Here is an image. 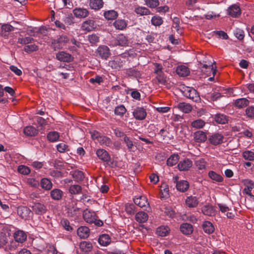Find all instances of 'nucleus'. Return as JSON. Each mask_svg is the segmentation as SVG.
<instances>
[{
	"label": "nucleus",
	"instance_id": "20e7f679",
	"mask_svg": "<svg viewBox=\"0 0 254 254\" xmlns=\"http://www.w3.org/2000/svg\"><path fill=\"white\" fill-rule=\"evenodd\" d=\"M56 59L61 62L70 63L73 61V57L65 51L58 52L56 55Z\"/></svg>",
	"mask_w": 254,
	"mask_h": 254
},
{
	"label": "nucleus",
	"instance_id": "ea45409f",
	"mask_svg": "<svg viewBox=\"0 0 254 254\" xmlns=\"http://www.w3.org/2000/svg\"><path fill=\"white\" fill-rule=\"evenodd\" d=\"M194 138L198 142H204L207 138L205 133L202 131H197L194 133Z\"/></svg>",
	"mask_w": 254,
	"mask_h": 254
},
{
	"label": "nucleus",
	"instance_id": "f257e3e1",
	"mask_svg": "<svg viewBox=\"0 0 254 254\" xmlns=\"http://www.w3.org/2000/svg\"><path fill=\"white\" fill-rule=\"evenodd\" d=\"M180 90L185 97L195 102H199L200 100L198 93L192 87L183 85L180 86Z\"/></svg>",
	"mask_w": 254,
	"mask_h": 254
},
{
	"label": "nucleus",
	"instance_id": "13d9d810",
	"mask_svg": "<svg viewBox=\"0 0 254 254\" xmlns=\"http://www.w3.org/2000/svg\"><path fill=\"white\" fill-rule=\"evenodd\" d=\"M71 43L74 45V46L69 47L68 50L70 51H76L77 48H80L81 46V43L76 40L74 38H72L70 40Z\"/></svg>",
	"mask_w": 254,
	"mask_h": 254
},
{
	"label": "nucleus",
	"instance_id": "58836bf2",
	"mask_svg": "<svg viewBox=\"0 0 254 254\" xmlns=\"http://www.w3.org/2000/svg\"><path fill=\"white\" fill-rule=\"evenodd\" d=\"M1 35L3 37H8L7 33L14 31V28L11 25L8 24H4L1 26Z\"/></svg>",
	"mask_w": 254,
	"mask_h": 254
},
{
	"label": "nucleus",
	"instance_id": "a19ab883",
	"mask_svg": "<svg viewBox=\"0 0 254 254\" xmlns=\"http://www.w3.org/2000/svg\"><path fill=\"white\" fill-rule=\"evenodd\" d=\"M249 104V101L245 98L238 99L235 101V105L239 108L245 107Z\"/></svg>",
	"mask_w": 254,
	"mask_h": 254
},
{
	"label": "nucleus",
	"instance_id": "680f3d73",
	"mask_svg": "<svg viewBox=\"0 0 254 254\" xmlns=\"http://www.w3.org/2000/svg\"><path fill=\"white\" fill-rule=\"evenodd\" d=\"M145 4L150 8H155L159 5V0H145Z\"/></svg>",
	"mask_w": 254,
	"mask_h": 254
},
{
	"label": "nucleus",
	"instance_id": "c03bdc74",
	"mask_svg": "<svg viewBox=\"0 0 254 254\" xmlns=\"http://www.w3.org/2000/svg\"><path fill=\"white\" fill-rule=\"evenodd\" d=\"M9 233L1 232H0V248L5 246L8 241Z\"/></svg>",
	"mask_w": 254,
	"mask_h": 254
},
{
	"label": "nucleus",
	"instance_id": "2eb2a0df",
	"mask_svg": "<svg viewBox=\"0 0 254 254\" xmlns=\"http://www.w3.org/2000/svg\"><path fill=\"white\" fill-rule=\"evenodd\" d=\"M94 28V21L91 19H88L84 21L81 26L82 30L87 32L93 30Z\"/></svg>",
	"mask_w": 254,
	"mask_h": 254
},
{
	"label": "nucleus",
	"instance_id": "5701e85b",
	"mask_svg": "<svg viewBox=\"0 0 254 254\" xmlns=\"http://www.w3.org/2000/svg\"><path fill=\"white\" fill-rule=\"evenodd\" d=\"M31 213V210L26 206H20L17 208V213L23 219H26Z\"/></svg>",
	"mask_w": 254,
	"mask_h": 254
},
{
	"label": "nucleus",
	"instance_id": "7ed1b4c3",
	"mask_svg": "<svg viewBox=\"0 0 254 254\" xmlns=\"http://www.w3.org/2000/svg\"><path fill=\"white\" fill-rule=\"evenodd\" d=\"M96 56L102 59H107L110 55L109 48L105 45L99 46L95 52Z\"/></svg>",
	"mask_w": 254,
	"mask_h": 254
},
{
	"label": "nucleus",
	"instance_id": "dca6fc26",
	"mask_svg": "<svg viewBox=\"0 0 254 254\" xmlns=\"http://www.w3.org/2000/svg\"><path fill=\"white\" fill-rule=\"evenodd\" d=\"M134 203L141 208L146 207L149 205L146 197L144 196H140L136 197L133 200Z\"/></svg>",
	"mask_w": 254,
	"mask_h": 254
},
{
	"label": "nucleus",
	"instance_id": "6e6d98bb",
	"mask_svg": "<svg viewBox=\"0 0 254 254\" xmlns=\"http://www.w3.org/2000/svg\"><path fill=\"white\" fill-rule=\"evenodd\" d=\"M242 155L245 160H247L250 161L254 160V152L251 151H245L243 152Z\"/></svg>",
	"mask_w": 254,
	"mask_h": 254
},
{
	"label": "nucleus",
	"instance_id": "b1692460",
	"mask_svg": "<svg viewBox=\"0 0 254 254\" xmlns=\"http://www.w3.org/2000/svg\"><path fill=\"white\" fill-rule=\"evenodd\" d=\"M245 185L246 187L243 190V192L250 196H254V195L251 193V191L254 188V183L251 180H247L245 182Z\"/></svg>",
	"mask_w": 254,
	"mask_h": 254
},
{
	"label": "nucleus",
	"instance_id": "0e129e2a",
	"mask_svg": "<svg viewBox=\"0 0 254 254\" xmlns=\"http://www.w3.org/2000/svg\"><path fill=\"white\" fill-rule=\"evenodd\" d=\"M37 50L38 46L35 44L27 45L24 48V51L27 53L36 51Z\"/></svg>",
	"mask_w": 254,
	"mask_h": 254
},
{
	"label": "nucleus",
	"instance_id": "bf43d9fd",
	"mask_svg": "<svg viewBox=\"0 0 254 254\" xmlns=\"http://www.w3.org/2000/svg\"><path fill=\"white\" fill-rule=\"evenodd\" d=\"M57 149L61 153H64L69 150L68 146L64 143H60L57 144Z\"/></svg>",
	"mask_w": 254,
	"mask_h": 254
},
{
	"label": "nucleus",
	"instance_id": "bb28decb",
	"mask_svg": "<svg viewBox=\"0 0 254 254\" xmlns=\"http://www.w3.org/2000/svg\"><path fill=\"white\" fill-rule=\"evenodd\" d=\"M82 187L78 185H70L68 188V192L71 195L79 194L82 192Z\"/></svg>",
	"mask_w": 254,
	"mask_h": 254
},
{
	"label": "nucleus",
	"instance_id": "f8f14e48",
	"mask_svg": "<svg viewBox=\"0 0 254 254\" xmlns=\"http://www.w3.org/2000/svg\"><path fill=\"white\" fill-rule=\"evenodd\" d=\"M180 231L184 235H190L192 233L193 228L192 225L188 223H184L180 226Z\"/></svg>",
	"mask_w": 254,
	"mask_h": 254
},
{
	"label": "nucleus",
	"instance_id": "423d86ee",
	"mask_svg": "<svg viewBox=\"0 0 254 254\" xmlns=\"http://www.w3.org/2000/svg\"><path fill=\"white\" fill-rule=\"evenodd\" d=\"M33 211L37 214H42L47 211L46 206L40 202H34L31 206Z\"/></svg>",
	"mask_w": 254,
	"mask_h": 254
},
{
	"label": "nucleus",
	"instance_id": "1a4fd4ad",
	"mask_svg": "<svg viewBox=\"0 0 254 254\" xmlns=\"http://www.w3.org/2000/svg\"><path fill=\"white\" fill-rule=\"evenodd\" d=\"M227 14L231 17H237L241 14V9L237 4H233L228 7Z\"/></svg>",
	"mask_w": 254,
	"mask_h": 254
},
{
	"label": "nucleus",
	"instance_id": "4c0bfd02",
	"mask_svg": "<svg viewBox=\"0 0 254 254\" xmlns=\"http://www.w3.org/2000/svg\"><path fill=\"white\" fill-rule=\"evenodd\" d=\"M40 185L45 190H49L52 188L53 184L50 179L43 178L41 180Z\"/></svg>",
	"mask_w": 254,
	"mask_h": 254
},
{
	"label": "nucleus",
	"instance_id": "9d476101",
	"mask_svg": "<svg viewBox=\"0 0 254 254\" xmlns=\"http://www.w3.org/2000/svg\"><path fill=\"white\" fill-rule=\"evenodd\" d=\"M224 137L220 133H214L209 137L210 142L214 145H217L223 142Z\"/></svg>",
	"mask_w": 254,
	"mask_h": 254
},
{
	"label": "nucleus",
	"instance_id": "c9c22d12",
	"mask_svg": "<svg viewBox=\"0 0 254 254\" xmlns=\"http://www.w3.org/2000/svg\"><path fill=\"white\" fill-rule=\"evenodd\" d=\"M98 242L102 246H107L110 244L111 238L107 234H102L99 237Z\"/></svg>",
	"mask_w": 254,
	"mask_h": 254
},
{
	"label": "nucleus",
	"instance_id": "a878e982",
	"mask_svg": "<svg viewBox=\"0 0 254 254\" xmlns=\"http://www.w3.org/2000/svg\"><path fill=\"white\" fill-rule=\"evenodd\" d=\"M63 194V191L59 189H55L50 192V195L52 198L55 200H61Z\"/></svg>",
	"mask_w": 254,
	"mask_h": 254
},
{
	"label": "nucleus",
	"instance_id": "393cba45",
	"mask_svg": "<svg viewBox=\"0 0 254 254\" xmlns=\"http://www.w3.org/2000/svg\"><path fill=\"white\" fill-rule=\"evenodd\" d=\"M174 108H178L179 110L185 113H189L191 111L192 109L190 104L185 102L178 104L177 106L174 107Z\"/></svg>",
	"mask_w": 254,
	"mask_h": 254
},
{
	"label": "nucleus",
	"instance_id": "412c9836",
	"mask_svg": "<svg viewBox=\"0 0 254 254\" xmlns=\"http://www.w3.org/2000/svg\"><path fill=\"white\" fill-rule=\"evenodd\" d=\"M127 39L123 34L118 35L115 41V46H126L127 45Z\"/></svg>",
	"mask_w": 254,
	"mask_h": 254
},
{
	"label": "nucleus",
	"instance_id": "79ce46f5",
	"mask_svg": "<svg viewBox=\"0 0 254 254\" xmlns=\"http://www.w3.org/2000/svg\"><path fill=\"white\" fill-rule=\"evenodd\" d=\"M70 174L71 175L74 180L76 182L82 181L83 180L84 178L83 172L80 171L76 170L72 172H70Z\"/></svg>",
	"mask_w": 254,
	"mask_h": 254
},
{
	"label": "nucleus",
	"instance_id": "338daca9",
	"mask_svg": "<svg viewBox=\"0 0 254 254\" xmlns=\"http://www.w3.org/2000/svg\"><path fill=\"white\" fill-rule=\"evenodd\" d=\"M124 141L126 144L128 149L129 151H131L133 147V144L132 141L130 139L129 137L127 136V135H125Z\"/></svg>",
	"mask_w": 254,
	"mask_h": 254
},
{
	"label": "nucleus",
	"instance_id": "37998d69",
	"mask_svg": "<svg viewBox=\"0 0 254 254\" xmlns=\"http://www.w3.org/2000/svg\"><path fill=\"white\" fill-rule=\"evenodd\" d=\"M92 245L89 242L83 241L80 244V248L84 252L87 253L92 250Z\"/></svg>",
	"mask_w": 254,
	"mask_h": 254
},
{
	"label": "nucleus",
	"instance_id": "774afa93",
	"mask_svg": "<svg viewBox=\"0 0 254 254\" xmlns=\"http://www.w3.org/2000/svg\"><path fill=\"white\" fill-rule=\"evenodd\" d=\"M88 40L92 45H93L99 42V38L96 34H91L88 36Z\"/></svg>",
	"mask_w": 254,
	"mask_h": 254
},
{
	"label": "nucleus",
	"instance_id": "c756f323",
	"mask_svg": "<svg viewBox=\"0 0 254 254\" xmlns=\"http://www.w3.org/2000/svg\"><path fill=\"white\" fill-rule=\"evenodd\" d=\"M177 189L181 192L187 191L189 188V184L187 181L182 180L177 183Z\"/></svg>",
	"mask_w": 254,
	"mask_h": 254
},
{
	"label": "nucleus",
	"instance_id": "7c9ffc66",
	"mask_svg": "<svg viewBox=\"0 0 254 254\" xmlns=\"http://www.w3.org/2000/svg\"><path fill=\"white\" fill-rule=\"evenodd\" d=\"M170 232V229L167 226H161L156 230V234L160 237L166 236Z\"/></svg>",
	"mask_w": 254,
	"mask_h": 254
},
{
	"label": "nucleus",
	"instance_id": "39448f33",
	"mask_svg": "<svg viewBox=\"0 0 254 254\" xmlns=\"http://www.w3.org/2000/svg\"><path fill=\"white\" fill-rule=\"evenodd\" d=\"M132 115L136 120H143L145 118L147 113L143 107H136L133 109Z\"/></svg>",
	"mask_w": 254,
	"mask_h": 254
},
{
	"label": "nucleus",
	"instance_id": "69168bd1",
	"mask_svg": "<svg viewBox=\"0 0 254 254\" xmlns=\"http://www.w3.org/2000/svg\"><path fill=\"white\" fill-rule=\"evenodd\" d=\"M234 34L235 37L240 40H243L245 36L244 31L240 29H237Z\"/></svg>",
	"mask_w": 254,
	"mask_h": 254
},
{
	"label": "nucleus",
	"instance_id": "864d4df0",
	"mask_svg": "<svg viewBox=\"0 0 254 254\" xmlns=\"http://www.w3.org/2000/svg\"><path fill=\"white\" fill-rule=\"evenodd\" d=\"M98 141L100 144L105 145L107 146H111L112 144L111 139L107 136H101L99 138Z\"/></svg>",
	"mask_w": 254,
	"mask_h": 254
},
{
	"label": "nucleus",
	"instance_id": "49530a36",
	"mask_svg": "<svg viewBox=\"0 0 254 254\" xmlns=\"http://www.w3.org/2000/svg\"><path fill=\"white\" fill-rule=\"evenodd\" d=\"M155 78L159 84L165 85L167 83V77L164 72L157 74Z\"/></svg>",
	"mask_w": 254,
	"mask_h": 254
},
{
	"label": "nucleus",
	"instance_id": "4be33fe9",
	"mask_svg": "<svg viewBox=\"0 0 254 254\" xmlns=\"http://www.w3.org/2000/svg\"><path fill=\"white\" fill-rule=\"evenodd\" d=\"M104 5L103 0H89L90 7L94 10H98L101 9Z\"/></svg>",
	"mask_w": 254,
	"mask_h": 254
},
{
	"label": "nucleus",
	"instance_id": "a18cd8bd",
	"mask_svg": "<svg viewBox=\"0 0 254 254\" xmlns=\"http://www.w3.org/2000/svg\"><path fill=\"white\" fill-rule=\"evenodd\" d=\"M215 121L216 123L220 124H225L228 122L227 116L223 114H217L214 118Z\"/></svg>",
	"mask_w": 254,
	"mask_h": 254
},
{
	"label": "nucleus",
	"instance_id": "3c124183",
	"mask_svg": "<svg viewBox=\"0 0 254 254\" xmlns=\"http://www.w3.org/2000/svg\"><path fill=\"white\" fill-rule=\"evenodd\" d=\"M127 110L124 105L117 106L114 110L115 114L119 116H123L126 112Z\"/></svg>",
	"mask_w": 254,
	"mask_h": 254
},
{
	"label": "nucleus",
	"instance_id": "f03ea898",
	"mask_svg": "<svg viewBox=\"0 0 254 254\" xmlns=\"http://www.w3.org/2000/svg\"><path fill=\"white\" fill-rule=\"evenodd\" d=\"M83 217L84 220L89 223H94L96 226H101L103 225L102 221L97 219L95 213L90 210L86 209L83 212Z\"/></svg>",
	"mask_w": 254,
	"mask_h": 254
},
{
	"label": "nucleus",
	"instance_id": "4d7b16f0",
	"mask_svg": "<svg viewBox=\"0 0 254 254\" xmlns=\"http://www.w3.org/2000/svg\"><path fill=\"white\" fill-rule=\"evenodd\" d=\"M151 21L152 25L157 26L161 25L163 23V20L160 16L155 15L152 17Z\"/></svg>",
	"mask_w": 254,
	"mask_h": 254
},
{
	"label": "nucleus",
	"instance_id": "72a5a7b5",
	"mask_svg": "<svg viewBox=\"0 0 254 254\" xmlns=\"http://www.w3.org/2000/svg\"><path fill=\"white\" fill-rule=\"evenodd\" d=\"M202 227L204 232L209 234L212 233L214 231V226L208 221H204Z\"/></svg>",
	"mask_w": 254,
	"mask_h": 254
},
{
	"label": "nucleus",
	"instance_id": "5fc2aeb1",
	"mask_svg": "<svg viewBox=\"0 0 254 254\" xmlns=\"http://www.w3.org/2000/svg\"><path fill=\"white\" fill-rule=\"evenodd\" d=\"M34 41V39L31 37H19L17 42L20 44L26 45L31 43Z\"/></svg>",
	"mask_w": 254,
	"mask_h": 254
},
{
	"label": "nucleus",
	"instance_id": "9b49d317",
	"mask_svg": "<svg viewBox=\"0 0 254 254\" xmlns=\"http://www.w3.org/2000/svg\"><path fill=\"white\" fill-rule=\"evenodd\" d=\"M96 155L98 157L104 162H108L110 160V156L108 152L103 149H99L96 151Z\"/></svg>",
	"mask_w": 254,
	"mask_h": 254
},
{
	"label": "nucleus",
	"instance_id": "0eeeda50",
	"mask_svg": "<svg viewBox=\"0 0 254 254\" xmlns=\"http://www.w3.org/2000/svg\"><path fill=\"white\" fill-rule=\"evenodd\" d=\"M73 13L77 18H84L88 16L89 11L86 8L76 7L73 10Z\"/></svg>",
	"mask_w": 254,
	"mask_h": 254
},
{
	"label": "nucleus",
	"instance_id": "052dcab7",
	"mask_svg": "<svg viewBox=\"0 0 254 254\" xmlns=\"http://www.w3.org/2000/svg\"><path fill=\"white\" fill-rule=\"evenodd\" d=\"M18 171L21 174L27 175L30 173V170L28 167L26 166L20 165L18 168Z\"/></svg>",
	"mask_w": 254,
	"mask_h": 254
},
{
	"label": "nucleus",
	"instance_id": "8fccbe9b",
	"mask_svg": "<svg viewBox=\"0 0 254 254\" xmlns=\"http://www.w3.org/2000/svg\"><path fill=\"white\" fill-rule=\"evenodd\" d=\"M23 133L26 136H35L38 133V130L36 128H24Z\"/></svg>",
	"mask_w": 254,
	"mask_h": 254
},
{
	"label": "nucleus",
	"instance_id": "603ef678",
	"mask_svg": "<svg viewBox=\"0 0 254 254\" xmlns=\"http://www.w3.org/2000/svg\"><path fill=\"white\" fill-rule=\"evenodd\" d=\"M60 135L57 131H51L47 135L48 140L51 142H55L58 140Z\"/></svg>",
	"mask_w": 254,
	"mask_h": 254
},
{
	"label": "nucleus",
	"instance_id": "6e6552de",
	"mask_svg": "<svg viewBox=\"0 0 254 254\" xmlns=\"http://www.w3.org/2000/svg\"><path fill=\"white\" fill-rule=\"evenodd\" d=\"M125 74L127 77L134 78L137 79L140 78L141 75L140 71L134 67L126 69Z\"/></svg>",
	"mask_w": 254,
	"mask_h": 254
},
{
	"label": "nucleus",
	"instance_id": "473e14b6",
	"mask_svg": "<svg viewBox=\"0 0 254 254\" xmlns=\"http://www.w3.org/2000/svg\"><path fill=\"white\" fill-rule=\"evenodd\" d=\"M135 220L139 223H144L148 218V214L143 211L137 212L135 215Z\"/></svg>",
	"mask_w": 254,
	"mask_h": 254
},
{
	"label": "nucleus",
	"instance_id": "cd10ccee",
	"mask_svg": "<svg viewBox=\"0 0 254 254\" xmlns=\"http://www.w3.org/2000/svg\"><path fill=\"white\" fill-rule=\"evenodd\" d=\"M79 211V208L77 206L76 204H75V205L69 204L67 206V213L69 216L73 217L77 215Z\"/></svg>",
	"mask_w": 254,
	"mask_h": 254
},
{
	"label": "nucleus",
	"instance_id": "2f4dec72",
	"mask_svg": "<svg viewBox=\"0 0 254 254\" xmlns=\"http://www.w3.org/2000/svg\"><path fill=\"white\" fill-rule=\"evenodd\" d=\"M176 72L180 76H186L189 74L190 70L185 65H181L177 66Z\"/></svg>",
	"mask_w": 254,
	"mask_h": 254
},
{
	"label": "nucleus",
	"instance_id": "09e8293b",
	"mask_svg": "<svg viewBox=\"0 0 254 254\" xmlns=\"http://www.w3.org/2000/svg\"><path fill=\"white\" fill-rule=\"evenodd\" d=\"M208 176L210 178L216 182H221L223 181L222 177L213 171H211L208 173Z\"/></svg>",
	"mask_w": 254,
	"mask_h": 254
},
{
	"label": "nucleus",
	"instance_id": "a211bd4d",
	"mask_svg": "<svg viewBox=\"0 0 254 254\" xmlns=\"http://www.w3.org/2000/svg\"><path fill=\"white\" fill-rule=\"evenodd\" d=\"M192 163L189 159H185L180 162L178 165V169L180 171H187L192 166Z\"/></svg>",
	"mask_w": 254,
	"mask_h": 254
},
{
	"label": "nucleus",
	"instance_id": "f704fd0d",
	"mask_svg": "<svg viewBox=\"0 0 254 254\" xmlns=\"http://www.w3.org/2000/svg\"><path fill=\"white\" fill-rule=\"evenodd\" d=\"M134 12L140 16L147 15L151 13L149 9L144 6H137L134 9Z\"/></svg>",
	"mask_w": 254,
	"mask_h": 254
},
{
	"label": "nucleus",
	"instance_id": "de8ad7c7",
	"mask_svg": "<svg viewBox=\"0 0 254 254\" xmlns=\"http://www.w3.org/2000/svg\"><path fill=\"white\" fill-rule=\"evenodd\" d=\"M179 159V156L178 154H173L167 159V164L169 166H173L176 164Z\"/></svg>",
	"mask_w": 254,
	"mask_h": 254
},
{
	"label": "nucleus",
	"instance_id": "aec40b11",
	"mask_svg": "<svg viewBox=\"0 0 254 254\" xmlns=\"http://www.w3.org/2000/svg\"><path fill=\"white\" fill-rule=\"evenodd\" d=\"M77 234L81 238L85 239L89 236L90 230L86 226H81L78 228Z\"/></svg>",
	"mask_w": 254,
	"mask_h": 254
},
{
	"label": "nucleus",
	"instance_id": "e433bc0d",
	"mask_svg": "<svg viewBox=\"0 0 254 254\" xmlns=\"http://www.w3.org/2000/svg\"><path fill=\"white\" fill-rule=\"evenodd\" d=\"M103 15L107 20H114L118 17V13L115 10H109L105 11Z\"/></svg>",
	"mask_w": 254,
	"mask_h": 254
},
{
	"label": "nucleus",
	"instance_id": "6ab92c4d",
	"mask_svg": "<svg viewBox=\"0 0 254 254\" xmlns=\"http://www.w3.org/2000/svg\"><path fill=\"white\" fill-rule=\"evenodd\" d=\"M14 240L16 242L22 243L24 242L27 238V235L26 233L21 230H18L16 231L13 235Z\"/></svg>",
	"mask_w": 254,
	"mask_h": 254
},
{
	"label": "nucleus",
	"instance_id": "ddd939ff",
	"mask_svg": "<svg viewBox=\"0 0 254 254\" xmlns=\"http://www.w3.org/2000/svg\"><path fill=\"white\" fill-rule=\"evenodd\" d=\"M108 65L112 69L120 70L123 65L122 61L119 57H116L113 60L109 61Z\"/></svg>",
	"mask_w": 254,
	"mask_h": 254
},
{
	"label": "nucleus",
	"instance_id": "c85d7f7f",
	"mask_svg": "<svg viewBox=\"0 0 254 254\" xmlns=\"http://www.w3.org/2000/svg\"><path fill=\"white\" fill-rule=\"evenodd\" d=\"M201 211L204 215L211 216L214 215L215 211L214 207L209 205H205L201 208Z\"/></svg>",
	"mask_w": 254,
	"mask_h": 254
},
{
	"label": "nucleus",
	"instance_id": "e2e57ef3",
	"mask_svg": "<svg viewBox=\"0 0 254 254\" xmlns=\"http://www.w3.org/2000/svg\"><path fill=\"white\" fill-rule=\"evenodd\" d=\"M205 124V122L201 119L193 121L191 123V127H203Z\"/></svg>",
	"mask_w": 254,
	"mask_h": 254
},
{
	"label": "nucleus",
	"instance_id": "f3484780",
	"mask_svg": "<svg viewBox=\"0 0 254 254\" xmlns=\"http://www.w3.org/2000/svg\"><path fill=\"white\" fill-rule=\"evenodd\" d=\"M113 25L116 29L124 30L127 28V22L125 19H118L114 22Z\"/></svg>",
	"mask_w": 254,
	"mask_h": 254
},
{
	"label": "nucleus",
	"instance_id": "4468645a",
	"mask_svg": "<svg viewBox=\"0 0 254 254\" xmlns=\"http://www.w3.org/2000/svg\"><path fill=\"white\" fill-rule=\"evenodd\" d=\"M199 203L198 198L195 196H188L186 199V205L190 208L196 207Z\"/></svg>",
	"mask_w": 254,
	"mask_h": 254
}]
</instances>
